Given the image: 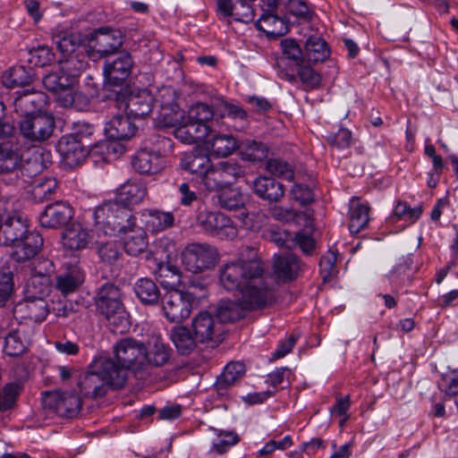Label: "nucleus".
<instances>
[{"label":"nucleus","mask_w":458,"mask_h":458,"mask_svg":"<svg viewBox=\"0 0 458 458\" xmlns=\"http://www.w3.org/2000/svg\"><path fill=\"white\" fill-rule=\"evenodd\" d=\"M273 278L254 250L247 259L225 264L220 268L219 282L228 292H238L249 310L263 308L274 300Z\"/></svg>","instance_id":"f257e3e1"},{"label":"nucleus","mask_w":458,"mask_h":458,"mask_svg":"<svg viewBox=\"0 0 458 458\" xmlns=\"http://www.w3.org/2000/svg\"><path fill=\"white\" fill-rule=\"evenodd\" d=\"M96 229L106 235L127 233L137 226V218L131 210L117 201H107L97 207L92 213Z\"/></svg>","instance_id":"f03ea898"},{"label":"nucleus","mask_w":458,"mask_h":458,"mask_svg":"<svg viewBox=\"0 0 458 458\" xmlns=\"http://www.w3.org/2000/svg\"><path fill=\"white\" fill-rule=\"evenodd\" d=\"M98 311L103 315L114 331L121 333L130 327L129 313L122 301V292L112 283H106L98 291L95 297Z\"/></svg>","instance_id":"7ed1b4c3"},{"label":"nucleus","mask_w":458,"mask_h":458,"mask_svg":"<svg viewBox=\"0 0 458 458\" xmlns=\"http://www.w3.org/2000/svg\"><path fill=\"white\" fill-rule=\"evenodd\" d=\"M219 259L217 250L208 243L189 244L182 252V263L194 274L213 268Z\"/></svg>","instance_id":"20e7f679"},{"label":"nucleus","mask_w":458,"mask_h":458,"mask_svg":"<svg viewBox=\"0 0 458 458\" xmlns=\"http://www.w3.org/2000/svg\"><path fill=\"white\" fill-rule=\"evenodd\" d=\"M55 128L52 114L38 112L21 117L19 129L21 136L31 143H42L51 138Z\"/></svg>","instance_id":"39448f33"},{"label":"nucleus","mask_w":458,"mask_h":458,"mask_svg":"<svg viewBox=\"0 0 458 458\" xmlns=\"http://www.w3.org/2000/svg\"><path fill=\"white\" fill-rule=\"evenodd\" d=\"M114 358L129 370H138L148 364V349L145 344L132 337H125L114 345Z\"/></svg>","instance_id":"423d86ee"},{"label":"nucleus","mask_w":458,"mask_h":458,"mask_svg":"<svg viewBox=\"0 0 458 458\" xmlns=\"http://www.w3.org/2000/svg\"><path fill=\"white\" fill-rule=\"evenodd\" d=\"M244 174L243 167L232 160L221 161L215 165L211 164L204 176V185L209 191H221L233 184Z\"/></svg>","instance_id":"0eeeda50"},{"label":"nucleus","mask_w":458,"mask_h":458,"mask_svg":"<svg viewBox=\"0 0 458 458\" xmlns=\"http://www.w3.org/2000/svg\"><path fill=\"white\" fill-rule=\"evenodd\" d=\"M39 171V165L30 162H22L16 149L11 142L0 143V174H15L26 182L27 179L33 177Z\"/></svg>","instance_id":"6e6552de"},{"label":"nucleus","mask_w":458,"mask_h":458,"mask_svg":"<svg viewBox=\"0 0 458 458\" xmlns=\"http://www.w3.org/2000/svg\"><path fill=\"white\" fill-rule=\"evenodd\" d=\"M194 293L176 289L166 292L162 297V310L166 319L172 323H181L187 319L192 310Z\"/></svg>","instance_id":"1a4fd4ad"},{"label":"nucleus","mask_w":458,"mask_h":458,"mask_svg":"<svg viewBox=\"0 0 458 458\" xmlns=\"http://www.w3.org/2000/svg\"><path fill=\"white\" fill-rule=\"evenodd\" d=\"M115 101L119 108L123 106L126 114L132 118H143L148 115L153 108L155 98L147 89L138 90L128 94L121 89L114 92Z\"/></svg>","instance_id":"9d476101"},{"label":"nucleus","mask_w":458,"mask_h":458,"mask_svg":"<svg viewBox=\"0 0 458 458\" xmlns=\"http://www.w3.org/2000/svg\"><path fill=\"white\" fill-rule=\"evenodd\" d=\"M198 224L206 233L221 240H233L238 235L233 220L221 212L203 211L198 216Z\"/></svg>","instance_id":"9b49d317"},{"label":"nucleus","mask_w":458,"mask_h":458,"mask_svg":"<svg viewBox=\"0 0 458 458\" xmlns=\"http://www.w3.org/2000/svg\"><path fill=\"white\" fill-rule=\"evenodd\" d=\"M92 368L106 380L111 388H123L128 378V370L109 353L99 352L94 356Z\"/></svg>","instance_id":"f8f14e48"},{"label":"nucleus","mask_w":458,"mask_h":458,"mask_svg":"<svg viewBox=\"0 0 458 458\" xmlns=\"http://www.w3.org/2000/svg\"><path fill=\"white\" fill-rule=\"evenodd\" d=\"M45 409L54 411L60 417L74 418L81 408V399L74 392H47L42 398Z\"/></svg>","instance_id":"ddd939ff"},{"label":"nucleus","mask_w":458,"mask_h":458,"mask_svg":"<svg viewBox=\"0 0 458 458\" xmlns=\"http://www.w3.org/2000/svg\"><path fill=\"white\" fill-rule=\"evenodd\" d=\"M156 102L159 103L160 106L156 117L158 124L162 127L176 129L185 114L176 103L174 90L172 88L162 89Z\"/></svg>","instance_id":"4468645a"},{"label":"nucleus","mask_w":458,"mask_h":458,"mask_svg":"<svg viewBox=\"0 0 458 458\" xmlns=\"http://www.w3.org/2000/svg\"><path fill=\"white\" fill-rule=\"evenodd\" d=\"M86 39L90 48L101 56H106L114 53L123 46V35L118 30L102 27L89 33Z\"/></svg>","instance_id":"2eb2a0df"},{"label":"nucleus","mask_w":458,"mask_h":458,"mask_svg":"<svg viewBox=\"0 0 458 458\" xmlns=\"http://www.w3.org/2000/svg\"><path fill=\"white\" fill-rule=\"evenodd\" d=\"M191 327L199 343L218 344L223 341L224 327L209 311H201L191 321Z\"/></svg>","instance_id":"dca6fc26"},{"label":"nucleus","mask_w":458,"mask_h":458,"mask_svg":"<svg viewBox=\"0 0 458 458\" xmlns=\"http://www.w3.org/2000/svg\"><path fill=\"white\" fill-rule=\"evenodd\" d=\"M42 81L49 91L58 94L64 93V97H60V101L64 106L74 104L76 94L73 92V86L77 81L61 67L45 75Z\"/></svg>","instance_id":"f3484780"},{"label":"nucleus","mask_w":458,"mask_h":458,"mask_svg":"<svg viewBox=\"0 0 458 458\" xmlns=\"http://www.w3.org/2000/svg\"><path fill=\"white\" fill-rule=\"evenodd\" d=\"M74 216L73 208L67 201L58 200L48 204L39 215L40 225L59 229L69 225Z\"/></svg>","instance_id":"a211bd4d"},{"label":"nucleus","mask_w":458,"mask_h":458,"mask_svg":"<svg viewBox=\"0 0 458 458\" xmlns=\"http://www.w3.org/2000/svg\"><path fill=\"white\" fill-rule=\"evenodd\" d=\"M27 219L20 214L7 215L1 219L0 245L13 247L29 232Z\"/></svg>","instance_id":"6ab92c4d"},{"label":"nucleus","mask_w":458,"mask_h":458,"mask_svg":"<svg viewBox=\"0 0 458 458\" xmlns=\"http://www.w3.org/2000/svg\"><path fill=\"white\" fill-rule=\"evenodd\" d=\"M133 62L128 52L120 53L112 61H106L103 72L108 84L122 85L130 76Z\"/></svg>","instance_id":"aec40b11"},{"label":"nucleus","mask_w":458,"mask_h":458,"mask_svg":"<svg viewBox=\"0 0 458 458\" xmlns=\"http://www.w3.org/2000/svg\"><path fill=\"white\" fill-rule=\"evenodd\" d=\"M213 131L212 125L188 120V116L184 114L176 129L174 130V135L182 143L194 144L206 140Z\"/></svg>","instance_id":"412c9836"},{"label":"nucleus","mask_w":458,"mask_h":458,"mask_svg":"<svg viewBox=\"0 0 458 458\" xmlns=\"http://www.w3.org/2000/svg\"><path fill=\"white\" fill-rule=\"evenodd\" d=\"M43 238L36 231H29L19 242L13 245L12 259L15 262H26L37 257L43 247Z\"/></svg>","instance_id":"4be33fe9"},{"label":"nucleus","mask_w":458,"mask_h":458,"mask_svg":"<svg viewBox=\"0 0 458 458\" xmlns=\"http://www.w3.org/2000/svg\"><path fill=\"white\" fill-rule=\"evenodd\" d=\"M78 386L84 396L96 399L104 396L111 386L106 380L95 371L92 362L88 366V370L81 377Z\"/></svg>","instance_id":"5701e85b"},{"label":"nucleus","mask_w":458,"mask_h":458,"mask_svg":"<svg viewBox=\"0 0 458 458\" xmlns=\"http://www.w3.org/2000/svg\"><path fill=\"white\" fill-rule=\"evenodd\" d=\"M140 148L132 159L134 170L140 174H156L165 166L164 156Z\"/></svg>","instance_id":"b1692460"},{"label":"nucleus","mask_w":458,"mask_h":458,"mask_svg":"<svg viewBox=\"0 0 458 458\" xmlns=\"http://www.w3.org/2000/svg\"><path fill=\"white\" fill-rule=\"evenodd\" d=\"M58 151L69 165H77L84 160L89 151V145L76 140L73 136L61 137L57 144Z\"/></svg>","instance_id":"393cba45"},{"label":"nucleus","mask_w":458,"mask_h":458,"mask_svg":"<svg viewBox=\"0 0 458 458\" xmlns=\"http://www.w3.org/2000/svg\"><path fill=\"white\" fill-rule=\"evenodd\" d=\"M139 226L144 231L158 233L173 226L174 216L171 212L157 209H144L140 215Z\"/></svg>","instance_id":"a878e982"},{"label":"nucleus","mask_w":458,"mask_h":458,"mask_svg":"<svg viewBox=\"0 0 458 458\" xmlns=\"http://www.w3.org/2000/svg\"><path fill=\"white\" fill-rule=\"evenodd\" d=\"M303 267L304 264H302L301 259L293 253L286 252L275 256V274L284 282L294 280L299 276Z\"/></svg>","instance_id":"bb28decb"},{"label":"nucleus","mask_w":458,"mask_h":458,"mask_svg":"<svg viewBox=\"0 0 458 458\" xmlns=\"http://www.w3.org/2000/svg\"><path fill=\"white\" fill-rule=\"evenodd\" d=\"M130 115H116L113 117L105 126V133L107 138L113 140H127L132 138L138 127L131 120Z\"/></svg>","instance_id":"cd10ccee"},{"label":"nucleus","mask_w":458,"mask_h":458,"mask_svg":"<svg viewBox=\"0 0 458 458\" xmlns=\"http://www.w3.org/2000/svg\"><path fill=\"white\" fill-rule=\"evenodd\" d=\"M47 297L26 298L17 305L16 312L24 313L27 318L34 322H42L50 311Z\"/></svg>","instance_id":"c85d7f7f"},{"label":"nucleus","mask_w":458,"mask_h":458,"mask_svg":"<svg viewBox=\"0 0 458 458\" xmlns=\"http://www.w3.org/2000/svg\"><path fill=\"white\" fill-rule=\"evenodd\" d=\"M254 193L268 202H278L284 195V185L267 176H259L252 182Z\"/></svg>","instance_id":"c756f323"},{"label":"nucleus","mask_w":458,"mask_h":458,"mask_svg":"<svg viewBox=\"0 0 458 458\" xmlns=\"http://www.w3.org/2000/svg\"><path fill=\"white\" fill-rule=\"evenodd\" d=\"M146 195V185L140 179L128 180L116 190L117 202L124 207L140 203Z\"/></svg>","instance_id":"7c9ffc66"},{"label":"nucleus","mask_w":458,"mask_h":458,"mask_svg":"<svg viewBox=\"0 0 458 458\" xmlns=\"http://www.w3.org/2000/svg\"><path fill=\"white\" fill-rule=\"evenodd\" d=\"M92 238L91 231L81 224H72L63 233L64 246L72 250L86 249Z\"/></svg>","instance_id":"2f4dec72"},{"label":"nucleus","mask_w":458,"mask_h":458,"mask_svg":"<svg viewBox=\"0 0 458 458\" xmlns=\"http://www.w3.org/2000/svg\"><path fill=\"white\" fill-rule=\"evenodd\" d=\"M154 267L149 265V268L158 277L160 284L165 288L174 289L182 283V272L180 268L172 264L171 261L154 263Z\"/></svg>","instance_id":"473e14b6"},{"label":"nucleus","mask_w":458,"mask_h":458,"mask_svg":"<svg viewBox=\"0 0 458 458\" xmlns=\"http://www.w3.org/2000/svg\"><path fill=\"white\" fill-rule=\"evenodd\" d=\"M209 139L206 140L210 151L216 157H227L231 155L239 144L231 134L216 133V130L208 135Z\"/></svg>","instance_id":"72a5a7b5"},{"label":"nucleus","mask_w":458,"mask_h":458,"mask_svg":"<svg viewBox=\"0 0 458 458\" xmlns=\"http://www.w3.org/2000/svg\"><path fill=\"white\" fill-rule=\"evenodd\" d=\"M210 166L209 157L195 151L184 154L180 160V167L182 170L201 176L203 182L204 176L208 174Z\"/></svg>","instance_id":"f704fd0d"},{"label":"nucleus","mask_w":458,"mask_h":458,"mask_svg":"<svg viewBox=\"0 0 458 458\" xmlns=\"http://www.w3.org/2000/svg\"><path fill=\"white\" fill-rule=\"evenodd\" d=\"M133 291L143 305L155 306L159 302L160 290L150 278L142 277L138 279L133 284Z\"/></svg>","instance_id":"c9c22d12"},{"label":"nucleus","mask_w":458,"mask_h":458,"mask_svg":"<svg viewBox=\"0 0 458 458\" xmlns=\"http://www.w3.org/2000/svg\"><path fill=\"white\" fill-rule=\"evenodd\" d=\"M84 281V274L77 266L69 267L55 278V288L64 295L75 292Z\"/></svg>","instance_id":"e433bc0d"},{"label":"nucleus","mask_w":458,"mask_h":458,"mask_svg":"<svg viewBox=\"0 0 458 458\" xmlns=\"http://www.w3.org/2000/svg\"><path fill=\"white\" fill-rule=\"evenodd\" d=\"M170 339L182 355L191 353L199 342L196 335H192L190 329L184 326L173 327L170 332Z\"/></svg>","instance_id":"4c0bfd02"},{"label":"nucleus","mask_w":458,"mask_h":458,"mask_svg":"<svg viewBox=\"0 0 458 458\" xmlns=\"http://www.w3.org/2000/svg\"><path fill=\"white\" fill-rule=\"evenodd\" d=\"M45 96L40 92H26L14 99L13 106L16 113L21 117L36 114V109H40L45 104Z\"/></svg>","instance_id":"58836bf2"},{"label":"nucleus","mask_w":458,"mask_h":458,"mask_svg":"<svg viewBox=\"0 0 458 458\" xmlns=\"http://www.w3.org/2000/svg\"><path fill=\"white\" fill-rule=\"evenodd\" d=\"M329 56L327 43L320 37L310 36L305 43L304 60L308 64L324 62Z\"/></svg>","instance_id":"ea45409f"},{"label":"nucleus","mask_w":458,"mask_h":458,"mask_svg":"<svg viewBox=\"0 0 458 458\" xmlns=\"http://www.w3.org/2000/svg\"><path fill=\"white\" fill-rule=\"evenodd\" d=\"M244 373L245 365L242 362L236 361L228 363L215 383L216 391L220 394H223L224 392L241 378Z\"/></svg>","instance_id":"a19ab883"},{"label":"nucleus","mask_w":458,"mask_h":458,"mask_svg":"<svg viewBox=\"0 0 458 458\" xmlns=\"http://www.w3.org/2000/svg\"><path fill=\"white\" fill-rule=\"evenodd\" d=\"M58 189V182L54 177H39L34 180L30 195L35 202L52 199Z\"/></svg>","instance_id":"79ce46f5"},{"label":"nucleus","mask_w":458,"mask_h":458,"mask_svg":"<svg viewBox=\"0 0 458 458\" xmlns=\"http://www.w3.org/2000/svg\"><path fill=\"white\" fill-rule=\"evenodd\" d=\"M245 0H218L217 7L225 16H234L237 20L249 22L254 18V12L251 6H247V12H242Z\"/></svg>","instance_id":"37998d69"},{"label":"nucleus","mask_w":458,"mask_h":458,"mask_svg":"<svg viewBox=\"0 0 458 458\" xmlns=\"http://www.w3.org/2000/svg\"><path fill=\"white\" fill-rule=\"evenodd\" d=\"M244 315V309L237 301L222 300L217 303L216 308V319L220 325L234 322L243 318Z\"/></svg>","instance_id":"c03bdc74"},{"label":"nucleus","mask_w":458,"mask_h":458,"mask_svg":"<svg viewBox=\"0 0 458 458\" xmlns=\"http://www.w3.org/2000/svg\"><path fill=\"white\" fill-rule=\"evenodd\" d=\"M127 232L131 233V234L124 240L123 248L125 252L131 256H138L144 252L148 246L147 233L144 229L137 224L136 227H133L132 230H127Z\"/></svg>","instance_id":"a18cd8bd"},{"label":"nucleus","mask_w":458,"mask_h":458,"mask_svg":"<svg viewBox=\"0 0 458 458\" xmlns=\"http://www.w3.org/2000/svg\"><path fill=\"white\" fill-rule=\"evenodd\" d=\"M33 80L34 72L30 67L13 66L4 76L3 82L7 88H14L30 85Z\"/></svg>","instance_id":"49530a36"},{"label":"nucleus","mask_w":458,"mask_h":458,"mask_svg":"<svg viewBox=\"0 0 458 458\" xmlns=\"http://www.w3.org/2000/svg\"><path fill=\"white\" fill-rule=\"evenodd\" d=\"M177 255L175 242L168 238L158 239L155 243V250L147 255V260L151 263H158V261H171L173 257Z\"/></svg>","instance_id":"de8ad7c7"},{"label":"nucleus","mask_w":458,"mask_h":458,"mask_svg":"<svg viewBox=\"0 0 458 458\" xmlns=\"http://www.w3.org/2000/svg\"><path fill=\"white\" fill-rule=\"evenodd\" d=\"M53 284L51 278L29 277L25 287L24 296L26 298L49 297Z\"/></svg>","instance_id":"09e8293b"},{"label":"nucleus","mask_w":458,"mask_h":458,"mask_svg":"<svg viewBox=\"0 0 458 458\" xmlns=\"http://www.w3.org/2000/svg\"><path fill=\"white\" fill-rule=\"evenodd\" d=\"M218 204L226 210H240L244 208L245 197L236 189L225 188L219 191Z\"/></svg>","instance_id":"8fccbe9b"},{"label":"nucleus","mask_w":458,"mask_h":458,"mask_svg":"<svg viewBox=\"0 0 458 458\" xmlns=\"http://www.w3.org/2000/svg\"><path fill=\"white\" fill-rule=\"evenodd\" d=\"M238 148H241V155L242 159L258 162L267 157L268 149L266 145L260 141L246 140Z\"/></svg>","instance_id":"3c124183"},{"label":"nucleus","mask_w":458,"mask_h":458,"mask_svg":"<svg viewBox=\"0 0 458 458\" xmlns=\"http://www.w3.org/2000/svg\"><path fill=\"white\" fill-rule=\"evenodd\" d=\"M369 211L368 206L359 203L352 204L349 223V230L352 233H358L367 226L369 221Z\"/></svg>","instance_id":"603ef678"},{"label":"nucleus","mask_w":458,"mask_h":458,"mask_svg":"<svg viewBox=\"0 0 458 458\" xmlns=\"http://www.w3.org/2000/svg\"><path fill=\"white\" fill-rule=\"evenodd\" d=\"M258 30L271 35H282L286 32L284 21L272 13H264L256 22Z\"/></svg>","instance_id":"864d4df0"},{"label":"nucleus","mask_w":458,"mask_h":458,"mask_svg":"<svg viewBox=\"0 0 458 458\" xmlns=\"http://www.w3.org/2000/svg\"><path fill=\"white\" fill-rule=\"evenodd\" d=\"M188 120L196 121L199 123H206V125L215 126L213 107L206 103L199 102L191 106L187 114Z\"/></svg>","instance_id":"5fc2aeb1"},{"label":"nucleus","mask_w":458,"mask_h":458,"mask_svg":"<svg viewBox=\"0 0 458 458\" xmlns=\"http://www.w3.org/2000/svg\"><path fill=\"white\" fill-rule=\"evenodd\" d=\"M169 348L159 337H154L148 350V363L159 367L165 364L169 360Z\"/></svg>","instance_id":"6e6d98bb"},{"label":"nucleus","mask_w":458,"mask_h":458,"mask_svg":"<svg viewBox=\"0 0 458 458\" xmlns=\"http://www.w3.org/2000/svg\"><path fill=\"white\" fill-rule=\"evenodd\" d=\"M60 66L64 72L71 75L72 79L78 81V77L88 67V62L85 56L79 55H69L59 61Z\"/></svg>","instance_id":"4d7b16f0"},{"label":"nucleus","mask_w":458,"mask_h":458,"mask_svg":"<svg viewBox=\"0 0 458 458\" xmlns=\"http://www.w3.org/2000/svg\"><path fill=\"white\" fill-rule=\"evenodd\" d=\"M172 146L171 139L153 133L144 140L140 148H146V150H150L164 156L166 152L171 150Z\"/></svg>","instance_id":"13d9d810"},{"label":"nucleus","mask_w":458,"mask_h":458,"mask_svg":"<svg viewBox=\"0 0 458 458\" xmlns=\"http://www.w3.org/2000/svg\"><path fill=\"white\" fill-rule=\"evenodd\" d=\"M26 351V345L22 340L20 331L13 330L10 332L4 340V352L11 357L22 354Z\"/></svg>","instance_id":"bf43d9fd"},{"label":"nucleus","mask_w":458,"mask_h":458,"mask_svg":"<svg viewBox=\"0 0 458 458\" xmlns=\"http://www.w3.org/2000/svg\"><path fill=\"white\" fill-rule=\"evenodd\" d=\"M266 170L274 176L293 180V170L292 165L281 158H270L266 162Z\"/></svg>","instance_id":"052dcab7"},{"label":"nucleus","mask_w":458,"mask_h":458,"mask_svg":"<svg viewBox=\"0 0 458 458\" xmlns=\"http://www.w3.org/2000/svg\"><path fill=\"white\" fill-rule=\"evenodd\" d=\"M55 43L62 55L69 56L74 55L76 49L81 46V38L80 35L71 33L62 37L57 36L55 38Z\"/></svg>","instance_id":"680f3d73"},{"label":"nucleus","mask_w":458,"mask_h":458,"mask_svg":"<svg viewBox=\"0 0 458 458\" xmlns=\"http://www.w3.org/2000/svg\"><path fill=\"white\" fill-rule=\"evenodd\" d=\"M212 429L219 437V440L218 442L212 445L211 450L219 454L226 453L230 447L235 445L240 441L239 436L233 431H223L215 428Z\"/></svg>","instance_id":"e2e57ef3"},{"label":"nucleus","mask_w":458,"mask_h":458,"mask_svg":"<svg viewBox=\"0 0 458 458\" xmlns=\"http://www.w3.org/2000/svg\"><path fill=\"white\" fill-rule=\"evenodd\" d=\"M284 57L291 62L295 67L305 63L300 46L294 39L286 38L281 42Z\"/></svg>","instance_id":"0e129e2a"},{"label":"nucleus","mask_w":458,"mask_h":458,"mask_svg":"<svg viewBox=\"0 0 458 458\" xmlns=\"http://www.w3.org/2000/svg\"><path fill=\"white\" fill-rule=\"evenodd\" d=\"M412 265V259L411 256H404L399 259L398 262L387 275L388 279L394 284H401L404 282L407 272L411 270Z\"/></svg>","instance_id":"69168bd1"},{"label":"nucleus","mask_w":458,"mask_h":458,"mask_svg":"<svg viewBox=\"0 0 458 458\" xmlns=\"http://www.w3.org/2000/svg\"><path fill=\"white\" fill-rule=\"evenodd\" d=\"M30 277H47L51 278L55 271L54 263L48 259L34 258L30 264Z\"/></svg>","instance_id":"338daca9"},{"label":"nucleus","mask_w":458,"mask_h":458,"mask_svg":"<svg viewBox=\"0 0 458 458\" xmlns=\"http://www.w3.org/2000/svg\"><path fill=\"white\" fill-rule=\"evenodd\" d=\"M438 388L447 396L458 395V370L443 374L438 381Z\"/></svg>","instance_id":"774afa93"}]
</instances>
